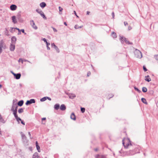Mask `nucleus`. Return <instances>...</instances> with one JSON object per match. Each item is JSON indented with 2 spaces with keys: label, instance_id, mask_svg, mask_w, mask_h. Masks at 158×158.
Instances as JSON below:
<instances>
[{
  "label": "nucleus",
  "instance_id": "34",
  "mask_svg": "<svg viewBox=\"0 0 158 158\" xmlns=\"http://www.w3.org/2000/svg\"><path fill=\"white\" fill-rule=\"evenodd\" d=\"M38 156L37 155V153H35L33 155V158H38Z\"/></svg>",
  "mask_w": 158,
  "mask_h": 158
},
{
  "label": "nucleus",
  "instance_id": "58",
  "mask_svg": "<svg viewBox=\"0 0 158 158\" xmlns=\"http://www.w3.org/2000/svg\"><path fill=\"white\" fill-rule=\"evenodd\" d=\"M15 29H16V30H18V31H21V30L19 28H17V27L14 28V30H15Z\"/></svg>",
  "mask_w": 158,
  "mask_h": 158
},
{
  "label": "nucleus",
  "instance_id": "12",
  "mask_svg": "<svg viewBox=\"0 0 158 158\" xmlns=\"http://www.w3.org/2000/svg\"><path fill=\"white\" fill-rule=\"evenodd\" d=\"M11 111H13V114L14 115V116L15 117L18 116L17 114V111L16 110H14V109L13 108H11Z\"/></svg>",
  "mask_w": 158,
  "mask_h": 158
},
{
  "label": "nucleus",
  "instance_id": "44",
  "mask_svg": "<svg viewBox=\"0 0 158 158\" xmlns=\"http://www.w3.org/2000/svg\"><path fill=\"white\" fill-rule=\"evenodd\" d=\"M52 27L53 29V30L54 32H57V30L56 28H55L54 27Z\"/></svg>",
  "mask_w": 158,
  "mask_h": 158
},
{
  "label": "nucleus",
  "instance_id": "53",
  "mask_svg": "<svg viewBox=\"0 0 158 158\" xmlns=\"http://www.w3.org/2000/svg\"><path fill=\"white\" fill-rule=\"evenodd\" d=\"M21 123L23 125H25V123L22 120L21 121Z\"/></svg>",
  "mask_w": 158,
  "mask_h": 158
},
{
  "label": "nucleus",
  "instance_id": "55",
  "mask_svg": "<svg viewBox=\"0 0 158 158\" xmlns=\"http://www.w3.org/2000/svg\"><path fill=\"white\" fill-rule=\"evenodd\" d=\"M46 46H49L50 45V44L49 43H48V42H46Z\"/></svg>",
  "mask_w": 158,
  "mask_h": 158
},
{
  "label": "nucleus",
  "instance_id": "54",
  "mask_svg": "<svg viewBox=\"0 0 158 158\" xmlns=\"http://www.w3.org/2000/svg\"><path fill=\"white\" fill-rule=\"evenodd\" d=\"M42 40H43L45 43H46V42H47V40L45 38H43L42 39Z\"/></svg>",
  "mask_w": 158,
  "mask_h": 158
},
{
  "label": "nucleus",
  "instance_id": "52",
  "mask_svg": "<svg viewBox=\"0 0 158 158\" xmlns=\"http://www.w3.org/2000/svg\"><path fill=\"white\" fill-rule=\"evenodd\" d=\"M48 99L49 101L51 100V99L50 98L48 97H46V99Z\"/></svg>",
  "mask_w": 158,
  "mask_h": 158
},
{
  "label": "nucleus",
  "instance_id": "26",
  "mask_svg": "<svg viewBox=\"0 0 158 158\" xmlns=\"http://www.w3.org/2000/svg\"><path fill=\"white\" fill-rule=\"evenodd\" d=\"M141 101L143 103L146 104H147V102L146 99L145 98H141Z\"/></svg>",
  "mask_w": 158,
  "mask_h": 158
},
{
  "label": "nucleus",
  "instance_id": "41",
  "mask_svg": "<svg viewBox=\"0 0 158 158\" xmlns=\"http://www.w3.org/2000/svg\"><path fill=\"white\" fill-rule=\"evenodd\" d=\"M14 28H13V27L10 28V31L11 32H12V33H13L14 31H15V30H14Z\"/></svg>",
  "mask_w": 158,
  "mask_h": 158
},
{
  "label": "nucleus",
  "instance_id": "56",
  "mask_svg": "<svg viewBox=\"0 0 158 158\" xmlns=\"http://www.w3.org/2000/svg\"><path fill=\"white\" fill-rule=\"evenodd\" d=\"M132 29L131 27L130 26H129L128 27V30H130Z\"/></svg>",
  "mask_w": 158,
  "mask_h": 158
},
{
  "label": "nucleus",
  "instance_id": "30",
  "mask_svg": "<svg viewBox=\"0 0 158 158\" xmlns=\"http://www.w3.org/2000/svg\"><path fill=\"white\" fill-rule=\"evenodd\" d=\"M16 119L17 122H18V123H19V121H21L22 120L19 117H18V116L15 117Z\"/></svg>",
  "mask_w": 158,
  "mask_h": 158
},
{
  "label": "nucleus",
  "instance_id": "64",
  "mask_svg": "<svg viewBox=\"0 0 158 158\" xmlns=\"http://www.w3.org/2000/svg\"><path fill=\"white\" fill-rule=\"evenodd\" d=\"M89 13H90V12H89V11H87V15H89Z\"/></svg>",
  "mask_w": 158,
  "mask_h": 158
},
{
  "label": "nucleus",
  "instance_id": "60",
  "mask_svg": "<svg viewBox=\"0 0 158 158\" xmlns=\"http://www.w3.org/2000/svg\"><path fill=\"white\" fill-rule=\"evenodd\" d=\"M74 12L75 15L77 17H78V16L77 15V13H76V11H74Z\"/></svg>",
  "mask_w": 158,
  "mask_h": 158
},
{
  "label": "nucleus",
  "instance_id": "16",
  "mask_svg": "<svg viewBox=\"0 0 158 158\" xmlns=\"http://www.w3.org/2000/svg\"><path fill=\"white\" fill-rule=\"evenodd\" d=\"M24 103V101L23 100H21L19 101L17 103L18 105L19 106H22Z\"/></svg>",
  "mask_w": 158,
  "mask_h": 158
},
{
  "label": "nucleus",
  "instance_id": "6",
  "mask_svg": "<svg viewBox=\"0 0 158 158\" xmlns=\"http://www.w3.org/2000/svg\"><path fill=\"white\" fill-rule=\"evenodd\" d=\"M30 24L32 27V28L36 30L37 29L38 27L37 26L35 25V23L33 20H30Z\"/></svg>",
  "mask_w": 158,
  "mask_h": 158
},
{
  "label": "nucleus",
  "instance_id": "17",
  "mask_svg": "<svg viewBox=\"0 0 158 158\" xmlns=\"http://www.w3.org/2000/svg\"><path fill=\"white\" fill-rule=\"evenodd\" d=\"M70 118L71 119L75 120H76V117L74 113H72L70 116Z\"/></svg>",
  "mask_w": 158,
  "mask_h": 158
},
{
  "label": "nucleus",
  "instance_id": "51",
  "mask_svg": "<svg viewBox=\"0 0 158 158\" xmlns=\"http://www.w3.org/2000/svg\"><path fill=\"white\" fill-rule=\"evenodd\" d=\"M90 74H91V73H90V71H89L88 72V73H87V76L88 77H89L90 76Z\"/></svg>",
  "mask_w": 158,
  "mask_h": 158
},
{
  "label": "nucleus",
  "instance_id": "13",
  "mask_svg": "<svg viewBox=\"0 0 158 158\" xmlns=\"http://www.w3.org/2000/svg\"><path fill=\"white\" fill-rule=\"evenodd\" d=\"M95 158H106V157L105 155H100L98 154L95 156Z\"/></svg>",
  "mask_w": 158,
  "mask_h": 158
},
{
  "label": "nucleus",
  "instance_id": "32",
  "mask_svg": "<svg viewBox=\"0 0 158 158\" xmlns=\"http://www.w3.org/2000/svg\"><path fill=\"white\" fill-rule=\"evenodd\" d=\"M142 91L144 93H145L147 91V89L145 87H143L142 89Z\"/></svg>",
  "mask_w": 158,
  "mask_h": 158
},
{
  "label": "nucleus",
  "instance_id": "49",
  "mask_svg": "<svg viewBox=\"0 0 158 158\" xmlns=\"http://www.w3.org/2000/svg\"><path fill=\"white\" fill-rule=\"evenodd\" d=\"M56 46V45L54 43H52L51 44V46L52 48H54Z\"/></svg>",
  "mask_w": 158,
  "mask_h": 158
},
{
  "label": "nucleus",
  "instance_id": "61",
  "mask_svg": "<svg viewBox=\"0 0 158 158\" xmlns=\"http://www.w3.org/2000/svg\"><path fill=\"white\" fill-rule=\"evenodd\" d=\"M21 31H18V35H20L21 34Z\"/></svg>",
  "mask_w": 158,
  "mask_h": 158
},
{
  "label": "nucleus",
  "instance_id": "57",
  "mask_svg": "<svg viewBox=\"0 0 158 158\" xmlns=\"http://www.w3.org/2000/svg\"><path fill=\"white\" fill-rule=\"evenodd\" d=\"M124 24L125 25V26H126L127 25V22H126V21H125L124 22Z\"/></svg>",
  "mask_w": 158,
  "mask_h": 158
},
{
  "label": "nucleus",
  "instance_id": "38",
  "mask_svg": "<svg viewBox=\"0 0 158 158\" xmlns=\"http://www.w3.org/2000/svg\"><path fill=\"white\" fill-rule=\"evenodd\" d=\"M81 111L82 113H83L85 112V109L84 107H81Z\"/></svg>",
  "mask_w": 158,
  "mask_h": 158
},
{
  "label": "nucleus",
  "instance_id": "23",
  "mask_svg": "<svg viewBox=\"0 0 158 158\" xmlns=\"http://www.w3.org/2000/svg\"><path fill=\"white\" fill-rule=\"evenodd\" d=\"M46 4L44 2H41L40 4V6L42 8H44L46 6Z\"/></svg>",
  "mask_w": 158,
  "mask_h": 158
},
{
  "label": "nucleus",
  "instance_id": "7",
  "mask_svg": "<svg viewBox=\"0 0 158 158\" xmlns=\"http://www.w3.org/2000/svg\"><path fill=\"white\" fill-rule=\"evenodd\" d=\"M15 44L10 43V50L13 51L15 49Z\"/></svg>",
  "mask_w": 158,
  "mask_h": 158
},
{
  "label": "nucleus",
  "instance_id": "19",
  "mask_svg": "<svg viewBox=\"0 0 158 158\" xmlns=\"http://www.w3.org/2000/svg\"><path fill=\"white\" fill-rule=\"evenodd\" d=\"M18 106L16 104H13L12 108L14 109V110H16L17 111Z\"/></svg>",
  "mask_w": 158,
  "mask_h": 158
},
{
  "label": "nucleus",
  "instance_id": "63",
  "mask_svg": "<svg viewBox=\"0 0 158 158\" xmlns=\"http://www.w3.org/2000/svg\"><path fill=\"white\" fill-rule=\"evenodd\" d=\"M113 96H114V95H112V94L110 95V98H109V99H110V98H112Z\"/></svg>",
  "mask_w": 158,
  "mask_h": 158
},
{
  "label": "nucleus",
  "instance_id": "29",
  "mask_svg": "<svg viewBox=\"0 0 158 158\" xmlns=\"http://www.w3.org/2000/svg\"><path fill=\"white\" fill-rule=\"evenodd\" d=\"M112 36L114 38H116L117 37V35L116 33L113 32L112 33Z\"/></svg>",
  "mask_w": 158,
  "mask_h": 158
},
{
  "label": "nucleus",
  "instance_id": "42",
  "mask_svg": "<svg viewBox=\"0 0 158 158\" xmlns=\"http://www.w3.org/2000/svg\"><path fill=\"white\" fill-rule=\"evenodd\" d=\"M18 62H20L21 61V62H22V64H23V60H22V59H21V58H20V59L19 60H18Z\"/></svg>",
  "mask_w": 158,
  "mask_h": 158
},
{
  "label": "nucleus",
  "instance_id": "43",
  "mask_svg": "<svg viewBox=\"0 0 158 158\" xmlns=\"http://www.w3.org/2000/svg\"><path fill=\"white\" fill-rule=\"evenodd\" d=\"M143 70L144 71L146 72L147 71V69H146V67L145 66H143Z\"/></svg>",
  "mask_w": 158,
  "mask_h": 158
},
{
  "label": "nucleus",
  "instance_id": "36",
  "mask_svg": "<svg viewBox=\"0 0 158 158\" xmlns=\"http://www.w3.org/2000/svg\"><path fill=\"white\" fill-rule=\"evenodd\" d=\"M46 100V97H45L40 99V101L41 102H44Z\"/></svg>",
  "mask_w": 158,
  "mask_h": 158
},
{
  "label": "nucleus",
  "instance_id": "50",
  "mask_svg": "<svg viewBox=\"0 0 158 158\" xmlns=\"http://www.w3.org/2000/svg\"><path fill=\"white\" fill-rule=\"evenodd\" d=\"M112 16L113 18L114 19V12H113L112 13Z\"/></svg>",
  "mask_w": 158,
  "mask_h": 158
},
{
  "label": "nucleus",
  "instance_id": "21",
  "mask_svg": "<svg viewBox=\"0 0 158 158\" xmlns=\"http://www.w3.org/2000/svg\"><path fill=\"white\" fill-rule=\"evenodd\" d=\"M35 144H36V146L37 149V150L39 152H40V147L38 145V143L37 141L36 142Z\"/></svg>",
  "mask_w": 158,
  "mask_h": 158
},
{
  "label": "nucleus",
  "instance_id": "31",
  "mask_svg": "<svg viewBox=\"0 0 158 158\" xmlns=\"http://www.w3.org/2000/svg\"><path fill=\"white\" fill-rule=\"evenodd\" d=\"M83 27L82 26H79L77 25H76L74 26V28L75 29H77L78 28H81Z\"/></svg>",
  "mask_w": 158,
  "mask_h": 158
},
{
  "label": "nucleus",
  "instance_id": "5",
  "mask_svg": "<svg viewBox=\"0 0 158 158\" xmlns=\"http://www.w3.org/2000/svg\"><path fill=\"white\" fill-rule=\"evenodd\" d=\"M35 99H31L29 100H27L25 103V104L26 105L28 106L31 104L35 103Z\"/></svg>",
  "mask_w": 158,
  "mask_h": 158
},
{
  "label": "nucleus",
  "instance_id": "40",
  "mask_svg": "<svg viewBox=\"0 0 158 158\" xmlns=\"http://www.w3.org/2000/svg\"><path fill=\"white\" fill-rule=\"evenodd\" d=\"M125 42H126V44H132V43H130L129 41L127 40V39L125 41Z\"/></svg>",
  "mask_w": 158,
  "mask_h": 158
},
{
  "label": "nucleus",
  "instance_id": "37",
  "mask_svg": "<svg viewBox=\"0 0 158 158\" xmlns=\"http://www.w3.org/2000/svg\"><path fill=\"white\" fill-rule=\"evenodd\" d=\"M120 39L121 40V41H124L126 40V38L125 37H120Z\"/></svg>",
  "mask_w": 158,
  "mask_h": 158
},
{
  "label": "nucleus",
  "instance_id": "45",
  "mask_svg": "<svg viewBox=\"0 0 158 158\" xmlns=\"http://www.w3.org/2000/svg\"><path fill=\"white\" fill-rule=\"evenodd\" d=\"M28 135H29V137H30V138L31 139H32L33 138L31 137V134L30 132H28Z\"/></svg>",
  "mask_w": 158,
  "mask_h": 158
},
{
  "label": "nucleus",
  "instance_id": "27",
  "mask_svg": "<svg viewBox=\"0 0 158 158\" xmlns=\"http://www.w3.org/2000/svg\"><path fill=\"white\" fill-rule=\"evenodd\" d=\"M40 15L41 16H42L43 18L44 19H47V18L45 16V15L44 14L43 12H42V13H40Z\"/></svg>",
  "mask_w": 158,
  "mask_h": 158
},
{
  "label": "nucleus",
  "instance_id": "46",
  "mask_svg": "<svg viewBox=\"0 0 158 158\" xmlns=\"http://www.w3.org/2000/svg\"><path fill=\"white\" fill-rule=\"evenodd\" d=\"M59 11L60 12L62 11L63 10V8H61L60 6L59 7Z\"/></svg>",
  "mask_w": 158,
  "mask_h": 158
},
{
  "label": "nucleus",
  "instance_id": "3",
  "mask_svg": "<svg viewBox=\"0 0 158 158\" xmlns=\"http://www.w3.org/2000/svg\"><path fill=\"white\" fill-rule=\"evenodd\" d=\"M6 48V45L3 41L2 40L0 41V54L2 52V49H5Z\"/></svg>",
  "mask_w": 158,
  "mask_h": 158
},
{
  "label": "nucleus",
  "instance_id": "28",
  "mask_svg": "<svg viewBox=\"0 0 158 158\" xmlns=\"http://www.w3.org/2000/svg\"><path fill=\"white\" fill-rule=\"evenodd\" d=\"M36 11L40 15V13H42L43 12V11L40 10V9H37L36 10Z\"/></svg>",
  "mask_w": 158,
  "mask_h": 158
},
{
  "label": "nucleus",
  "instance_id": "4",
  "mask_svg": "<svg viewBox=\"0 0 158 158\" xmlns=\"http://www.w3.org/2000/svg\"><path fill=\"white\" fill-rule=\"evenodd\" d=\"M135 56L137 58H141L142 57V54L139 50H136L135 52Z\"/></svg>",
  "mask_w": 158,
  "mask_h": 158
},
{
  "label": "nucleus",
  "instance_id": "25",
  "mask_svg": "<svg viewBox=\"0 0 158 158\" xmlns=\"http://www.w3.org/2000/svg\"><path fill=\"white\" fill-rule=\"evenodd\" d=\"M0 121L3 123H5V121L2 117L1 115L0 114Z\"/></svg>",
  "mask_w": 158,
  "mask_h": 158
},
{
  "label": "nucleus",
  "instance_id": "48",
  "mask_svg": "<svg viewBox=\"0 0 158 158\" xmlns=\"http://www.w3.org/2000/svg\"><path fill=\"white\" fill-rule=\"evenodd\" d=\"M56 46V45L54 43H52L51 44V46L52 48H54Z\"/></svg>",
  "mask_w": 158,
  "mask_h": 158
},
{
  "label": "nucleus",
  "instance_id": "35",
  "mask_svg": "<svg viewBox=\"0 0 158 158\" xmlns=\"http://www.w3.org/2000/svg\"><path fill=\"white\" fill-rule=\"evenodd\" d=\"M54 48H55V50L58 53H59L60 52L59 49L56 46L55 47H54Z\"/></svg>",
  "mask_w": 158,
  "mask_h": 158
},
{
  "label": "nucleus",
  "instance_id": "22",
  "mask_svg": "<svg viewBox=\"0 0 158 158\" xmlns=\"http://www.w3.org/2000/svg\"><path fill=\"white\" fill-rule=\"evenodd\" d=\"M12 20L13 22L14 23H17V22L16 19V17L15 16H13L12 17Z\"/></svg>",
  "mask_w": 158,
  "mask_h": 158
},
{
  "label": "nucleus",
  "instance_id": "1",
  "mask_svg": "<svg viewBox=\"0 0 158 158\" xmlns=\"http://www.w3.org/2000/svg\"><path fill=\"white\" fill-rule=\"evenodd\" d=\"M123 144L125 148H127L129 145H132L131 141L129 139H123L122 141Z\"/></svg>",
  "mask_w": 158,
  "mask_h": 158
},
{
  "label": "nucleus",
  "instance_id": "10",
  "mask_svg": "<svg viewBox=\"0 0 158 158\" xmlns=\"http://www.w3.org/2000/svg\"><path fill=\"white\" fill-rule=\"evenodd\" d=\"M10 8L11 10L13 11L16 10L17 6L15 5L12 4L10 6Z\"/></svg>",
  "mask_w": 158,
  "mask_h": 158
},
{
  "label": "nucleus",
  "instance_id": "14",
  "mask_svg": "<svg viewBox=\"0 0 158 158\" xmlns=\"http://www.w3.org/2000/svg\"><path fill=\"white\" fill-rule=\"evenodd\" d=\"M60 109L61 110L64 111L66 110V107L64 104H62L60 106Z\"/></svg>",
  "mask_w": 158,
  "mask_h": 158
},
{
  "label": "nucleus",
  "instance_id": "62",
  "mask_svg": "<svg viewBox=\"0 0 158 158\" xmlns=\"http://www.w3.org/2000/svg\"><path fill=\"white\" fill-rule=\"evenodd\" d=\"M46 119V118H42V121L45 120Z\"/></svg>",
  "mask_w": 158,
  "mask_h": 158
},
{
  "label": "nucleus",
  "instance_id": "8",
  "mask_svg": "<svg viewBox=\"0 0 158 158\" xmlns=\"http://www.w3.org/2000/svg\"><path fill=\"white\" fill-rule=\"evenodd\" d=\"M16 38L15 36H13L11 38V44H15L16 41Z\"/></svg>",
  "mask_w": 158,
  "mask_h": 158
},
{
  "label": "nucleus",
  "instance_id": "11",
  "mask_svg": "<svg viewBox=\"0 0 158 158\" xmlns=\"http://www.w3.org/2000/svg\"><path fill=\"white\" fill-rule=\"evenodd\" d=\"M67 94L69 96L70 98L73 99L76 97V95L73 94Z\"/></svg>",
  "mask_w": 158,
  "mask_h": 158
},
{
  "label": "nucleus",
  "instance_id": "24",
  "mask_svg": "<svg viewBox=\"0 0 158 158\" xmlns=\"http://www.w3.org/2000/svg\"><path fill=\"white\" fill-rule=\"evenodd\" d=\"M129 155H132L135 154V152L133 150H130L128 153Z\"/></svg>",
  "mask_w": 158,
  "mask_h": 158
},
{
  "label": "nucleus",
  "instance_id": "15",
  "mask_svg": "<svg viewBox=\"0 0 158 158\" xmlns=\"http://www.w3.org/2000/svg\"><path fill=\"white\" fill-rule=\"evenodd\" d=\"M145 80L148 82H150V81H151V78L149 77V75H148L147 76H146L145 77Z\"/></svg>",
  "mask_w": 158,
  "mask_h": 158
},
{
  "label": "nucleus",
  "instance_id": "33",
  "mask_svg": "<svg viewBox=\"0 0 158 158\" xmlns=\"http://www.w3.org/2000/svg\"><path fill=\"white\" fill-rule=\"evenodd\" d=\"M18 112L19 114L23 113V109L22 108H20L18 110Z\"/></svg>",
  "mask_w": 158,
  "mask_h": 158
},
{
  "label": "nucleus",
  "instance_id": "9",
  "mask_svg": "<svg viewBox=\"0 0 158 158\" xmlns=\"http://www.w3.org/2000/svg\"><path fill=\"white\" fill-rule=\"evenodd\" d=\"M21 74L20 73L14 74V78L16 79H19L20 78Z\"/></svg>",
  "mask_w": 158,
  "mask_h": 158
},
{
  "label": "nucleus",
  "instance_id": "18",
  "mask_svg": "<svg viewBox=\"0 0 158 158\" xmlns=\"http://www.w3.org/2000/svg\"><path fill=\"white\" fill-rule=\"evenodd\" d=\"M17 18L20 22H23V20L21 18V15L20 14L18 15H17Z\"/></svg>",
  "mask_w": 158,
  "mask_h": 158
},
{
  "label": "nucleus",
  "instance_id": "39",
  "mask_svg": "<svg viewBox=\"0 0 158 158\" xmlns=\"http://www.w3.org/2000/svg\"><path fill=\"white\" fill-rule=\"evenodd\" d=\"M134 88L136 91H137L139 93L141 92V91L135 86L134 87Z\"/></svg>",
  "mask_w": 158,
  "mask_h": 158
},
{
  "label": "nucleus",
  "instance_id": "59",
  "mask_svg": "<svg viewBox=\"0 0 158 158\" xmlns=\"http://www.w3.org/2000/svg\"><path fill=\"white\" fill-rule=\"evenodd\" d=\"M47 49L48 50H50V48L48 46H47Z\"/></svg>",
  "mask_w": 158,
  "mask_h": 158
},
{
  "label": "nucleus",
  "instance_id": "47",
  "mask_svg": "<svg viewBox=\"0 0 158 158\" xmlns=\"http://www.w3.org/2000/svg\"><path fill=\"white\" fill-rule=\"evenodd\" d=\"M21 31L23 33H24L25 35H26V33L25 32L24 29H21Z\"/></svg>",
  "mask_w": 158,
  "mask_h": 158
},
{
  "label": "nucleus",
  "instance_id": "20",
  "mask_svg": "<svg viewBox=\"0 0 158 158\" xmlns=\"http://www.w3.org/2000/svg\"><path fill=\"white\" fill-rule=\"evenodd\" d=\"M60 106L59 104H56L54 106V108L56 110H58L60 108Z\"/></svg>",
  "mask_w": 158,
  "mask_h": 158
},
{
  "label": "nucleus",
  "instance_id": "2",
  "mask_svg": "<svg viewBox=\"0 0 158 158\" xmlns=\"http://www.w3.org/2000/svg\"><path fill=\"white\" fill-rule=\"evenodd\" d=\"M20 133L21 135L23 142L25 146L28 145V140L27 139V137L22 132H21Z\"/></svg>",
  "mask_w": 158,
  "mask_h": 158
}]
</instances>
